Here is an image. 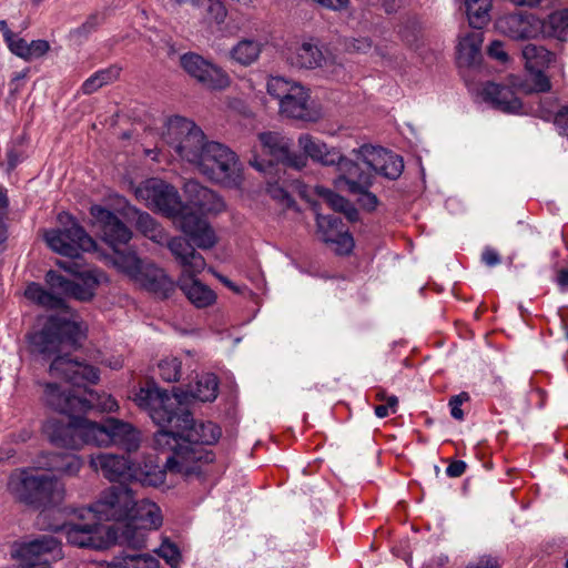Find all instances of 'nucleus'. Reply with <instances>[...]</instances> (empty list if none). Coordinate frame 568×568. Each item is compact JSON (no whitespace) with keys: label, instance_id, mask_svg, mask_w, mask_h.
<instances>
[{"label":"nucleus","instance_id":"nucleus-1","mask_svg":"<svg viewBox=\"0 0 568 568\" xmlns=\"http://www.w3.org/2000/svg\"><path fill=\"white\" fill-rule=\"evenodd\" d=\"M133 400L160 427L154 435V447L172 452L166 458L170 470L191 475L200 471L197 463L204 457L206 462L212 460L199 446L215 444L222 435L221 428L212 422H194L184 405L186 394H169L149 384L134 394Z\"/></svg>","mask_w":568,"mask_h":568},{"label":"nucleus","instance_id":"nucleus-2","mask_svg":"<svg viewBox=\"0 0 568 568\" xmlns=\"http://www.w3.org/2000/svg\"><path fill=\"white\" fill-rule=\"evenodd\" d=\"M90 214L92 226L111 247L115 248L131 240L130 229L113 212L101 205H92ZM112 264L119 272L162 298L169 297L175 291L174 282L163 270L141 260L133 251L114 250Z\"/></svg>","mask_w":568,"mask_h":568},{"label":"nucleus","instance_id":"nucleus-3","mask_svg":"<svg viewBox=\"0 0 568 568\" xmlns=\"http://www.w3.org/2000/svg\"><path fill=\"white\" fill-rule=\"evenodd\" d=\"M135 196L148 207L172 217L181 231L200 248H211L216 236L205 220L184 206L178 191L159 179H149L135 189Z\"/></svg>","mask_w":568,"mask_h":568},{"label":"nucleus","instance_id":"nucleus-4","mask_svg":"<svg viewBox=\"0 0 568 568\" xmlns=\"http://www.w3.org/2000/svg\"><path fill=\"white\" fill-rule=\"evenodd\" d=\"M57 265L75 276L77 281H69L55 271H49L45 275L47 283L58 294L45 291L37 283H31L24 292L28 300L47 308L64 310L65 301L61 295L83 302L89 301L93 297L95 288L106 278L105 274L97 267L82 265L78 260L58 261Z\"/></svg>","mask_w":568,"mask_h":568},{"label":"nucleus","instance_id":"nucleus-5","mask_svg":"<svg viewBox=\"0 0 568 568\" xmlns=\"http://www.w3.org/2000/svg\"><path fill=\"white\" fill-rule=\"evenodd\" d=\"M182 267L179 286L197 308L207 307L216 300V294L205 284L195 280L206 266L204 257L183 237H174L168 244Z\"/></svg>","mask_w":568,"mask_h":568},{"label":"nucleus","instance_id":"nucleus-6","mask_svg":"<svg viewBox=\"0 0 568 568\" xmlns=\"http://www.w3.org/2000/svg\"><path fill=\"white\" fill-rule=\"evenodd\" d=\"M266 92L278 102L281 115L306 122L318 121L323 113L311 98V91L301 82L281 75H271L266 81Z\"/></svg>","mask_w":568,"mask_h":568},{"label":"nucleus","instance_id":"nucleus-7","mask_svg":"<svg viewBox=\"0 0 568 568\" xmlns=\"http://www.w3.org/2000/svg\"><path fill=\"white\" fill-rule=\"evenodd\" d=\"M87 327L74 314L50 316L43 328L31 333L28 341L32 353L51 356L64 345L75 346L85 337Z\"/></svg>","mask_w":568,"mask_h":568},{"label":"nucleus","instance_id":"nucleus-8","mask_svg":"<svg viewBox=\"0 0 568 568\" xmlns=\"http://www.w3.org/2000/svg\"><path fill=\"white\" fill-rule=\"evenodd\" d=\"M9 489L20 501L37 507L57 504L64 495V487L57 477L34 468L14 471L10 476Z\"/></svg>","mask_w":568,"mask_h":568},{"label":"nucleus","instance_id":"nucleus-9","mask_svg":"<svg viewBox=\"0 0 568 568\" xmlns=\"http://www.w3.org/2000/svg\"><path fill=\"white\" fill-rule=\"evenodd\" d=\"M162 139L182 160L194 166L211 142L192 120L179 115L168 119L162 131Z\"/></svg>","mask_w":568,"mask_h":568},{"label":"nucleus","instance_id":"nucleus-10","mask_svg":"<svg viewBox=\"0 0 568 568\" xmlns=\"http://www.w3.org/2000/svg\"><path fill=\"white\" fill-rule=\"evenodd\" d=\"M496 27L501 33L515 40L552 36L557 30L568 28V11L555 12L547 20L531 13L506 14L497 20Z\"/></svg>","mask_w":568,"mask_h":568},{"label":"nucleus","instance_id":"nucleus-11","mask_svg":"<svg viewBox=\"0 0 568 568\" xmlns=\"http://www.w3.org/2000/svg\"><path fill=\"white\" fill-rule=\"evenodd\" d=\"M197 170L211 181L229 187L241 185L242 168L236 154L215 141H211L195 165Z\"/></svg>","mask_w":568,"mask_h":568},{"label":"nucleus","instance_id":"nucleus-12","mask_svg":"<svg viewBox=\"0 0 568 568\" xmlns=\"http://www.w3.org/2000/svg\"><path fill=\"white\" fill-rule=\"evenodd\" d=\"M258 142L261 154H257V146H255V154L250 163L261 172L271 173L275 164H283L294 169H302L306 164L305 156L291 152L290 140L281 133H260Z\"/></svg>","mask_w":568,"mask_h":568},{"label":"nucleus","instance_id":"nucleus-13","mask_svg":"<svg viewBox=\"0 0 568 568\" xmlns=\"http://www.w3.org/2000/svg\"><path fill=\"white\" fill-rule=\"evenodd\" d=\"M162 520L161 509L156 504L134 498L125 525L120 528L121 542L132 549L145 547L149 531L160 528Z\"/></svg>","mask_w":568,"mask_h":568},{"label":"nucleus","instance_id":"nucleus-14","mask_svg":"<svg viewBox=\"0 0 568 568\" xmlns=\"http://www.w3.org/2000/svg\"><path fill=\"white\" fill-rule=\"evenodd\" d=\"M58 221L64 229H51L43 234L52 251L63 256L78 257L79 251L89 252L95 248L94 240L68 213H60Z\"/></svg>","mask_w":568,"mask_h":568},{"label":"nucleus","instance_id":"nucleus-15","mask_svg":"<svg viewBox=\"0 0 568 568\" xmlns=\"http://www.w3.org/2000/svg\"><path fill=\"white\" fill-rule=\"evenodd\" d=\"M134 504V495L131 488L126 486H112L104 490L99 499L89 508L80 510V518H94L98 521L113 520L125 525L130 515V509Z\"/></svg>","mask_w":568,"mask_h":568},{"label":"nucleus","instance_id":"nucleus-16","mask_svg":"<svg viewBox=\"0 0 568 568\" xmlns=\"http://www.w3.org/2000/svg\"><path fill=\"white\" fill-rule=\"evenodd\" d=\"M521 53L526 69L530 72V80L523 82L517 77H511L510 85L525 93L549 91L551 88L550 81L541 70L556 61L555 53L534 43L526 44Z\"/></svg>","mask_w":568,"mask_h":568},{"label":"nucleus","instance_id":"nucleus-17","mask_svg":"<svg viewBox=\"0 0 568 568\" xmlns=\"http://www.w3.org/2000/svg\"><path fill=\"white\" fill-rule=\"evenodd\" d=\"M353 161L357 162L365 172L381 174L387 179H397L404 169L403 159L383 148L362 145L353 150Z\"/></svg>","mask_w":568,"mask_h":568},{"label":"nucleus","instance_id":"nucleus-18","mask_svg":"<svg viewBox=\"0 0 568 568\" xmlns=\"http://www.w3.org/2000/svg\"><path fill=\"white\" fill-rule=\"evenodd\" d=\"M338 191L362 195L361 205L367 210H374L377 197L368 190L372 186V175L365 172L357 162L344 160L341 162L339 174L334 180Z\"/></svg>","mask_w":568,"mask_h":568},{"label":"nucleus","instance_id":"nucleus-19","mask_svg":"<svg viewBox=\"0 0 568 568\" xmlns=\"http://www.w3.org/2000/svg\"><path fill=\"white\" fill-rule=\"evenodd\" d=\"M12 556L21 568H49L51 561L62 558L61 544L53 536H42L19 545Z\"/></svg>","mask_w":568,"mask_h":568},{"label":"nucleus","instance_id":"nucleus-20","mask_svg":"<svg viewBox=\"0 0 568 568\" xmlns=\"http://www.w3.org/2000/svg\"><path fill=\"white\" fill-rule=\"evenodd\" d=\"M284 57L287 64L298 70L329 68L335 63L334 57L314 39L292 43Z\"/></svg>","mask_w":568,"mask_h":568},{"label":"nucleus","instance_id":"nucleus-21","mask_svg":"<svg viewBox=\"0 0 568 568\" xmlns=\"http://www.w3.org/2000/svg\"><path fill=\"white\" fill-rule=\"evenodd\" d=\"M182 69L206 88L222 90L229 87V75L200 54L189 52L180 58Z\"/></svg>","mask_w":568,"mask_h":568},{"label":"nucleus","instance_id":"nucleus-22","mask_svg":"<svg viewBox=\"0 0 568 568\" xmlns=\"http://www.w3.org/2000/svg\"><path fill=\"white\" fill-rule=\"evenodd\" d=\"M80 417L73 414H62L49 418L43 425V433L58 447L80 449Z\"/></svg>","mask_w":568,"mask_h":568},{"label":"nucleus","instance_id":"nucleus-23","mask_svg":"<svg viewBox=\"0 0 568 568\" xmlns=\"http://www.w3.org/2000/svg\"><path fill=\"white\" fill-rule=\"evenodd\" d=\"M79 519L81 521L70 523L63 527L68 542L80 548H104L108 544L104 527L94 518Z\"/></svg>","mask_w":568,"mask_h":568},{"label":"nucleus","instance_id":"nucleus-24","mask_svg":"<svg viewBox=\"0 0 568 568\" xmlns=\"http://www.w3.org/2000/svg\"><path fill=\"white\" fill-rule=\"evenodd\" d=\"M49 373L52 377L62 378L73 385L82 383H97L99 371L88 364L74 361L67 355H58L52 361Z\"/></svg>","mask_w":568,"mask_h":568},{"label":"nucleus","instance_id":"nucleus-25","mask_svg":"<svg viewBox=\"0 0 568 568\" xmlns=\"http://www.w3.org/2000/svg\"><path fill=\"white\" fill-rule=\"evenodd\" d=\"M90 467L100 471L110 481L131 480L133 464L124 456L99 453L91 455Z\"/></svg>","mask_w":568,"mask_h":568},{"label":"nucleus","instance_id":"nucleus-26","mask_svg":"<svg viewBox=\"0 0 568 568\" xmlns=\"http://www.w3.org/2000/svg\"><path fill=\"white\" fill-rule=\"evenodd\" d=\"M185 192L189 194V205L191 212L199 216L194 212V209L201 214L204 213H219L224 209L223 200L212 190L200 185L195 181H189L185 184ZM200 217L204 220L201 215Z\"/></svg>","mask_w":568,"mask_h":568},{"label":"nucleus","instance_id":"nucleus-27","mask_svg":"<svg viewBox=\"0 0 568 568\" xmlns=\"http://www.w3.org/2000/svg\"><path fill=\"white\" fill-rule=\"evenodd\" d=\"M43 400L51 409L62 414L80 413L81 396L72 394L57 383H43Z\"/></svg>","mask_w":568,"mask_h":568},{"label":"nucleus","instance_id":"nucleus-28","mask_svg":"<svg viewBox=\"0 0 568 568\" xmlns=\"http://www.w3.org/2000/svg\"><path fill=\"white\" fill-rule=\"evenodd\" d=\"M83 467V459L71 453H45L39 456L37 468L58 473L63 476H77Z\"/></svg>","mask_w":568,"mask_h":568},{"label":"nucleus","instance_id":"nucleus-29","mask_svg":"<svg viewBox=\"0 0 568 568\" xmlns=\"http://www.w3.org/2000/svg\"><path fill=\"white\" fill-rule=\"evenodd\" d=\"M480 95L484 101L505 113H518L523 108L515 91L507 85L486 83L480 90Z\"/></svg>","mask_w":568,"mask_h":568},{"label":"nucleus","instance_id":"nucleus-30","mask_svg":"<svg viewBox=\"0 0 568 568\" xmlns=\"http://www.w3.org/2000/svg\"><path fill=\"white\" fill-rule=\"evenodd\" d=\"M298 146L314 161L324 165L336 164L338 171L342 161L351 160L349 158L342 156L335 149H328L324 142L307 133L300 135Z\"/></svg>","mask_w":568,"mask_h":568},{"label":"nucleus","instance_id":"nucleus-31","mask_svg":"<svg viewBox=\"0 0 568 568\" xmlns=\"http://www.w3.org/2000/svg\"><path fill=\"white\" fill-rule=\"evenodd\" d=\"M110 445H116L126 452H135L140 447V434L129 423L109 418Z\"/></svg>","mask_w":568,"mask_h":568},{"label":"nucleus","instance_id":"nucleus-32","mask_svg":"<svg viewBox=\"0 0 568 568\" xmlns=\"http://www.w3.org/2000/svg\"><path fill=\"white\" fill-rule=\"evenodd\" d=\"M476 29L460 37L457 45V62L460 67H473L480 61L483 33Z\"/></svg>","mask_w":568,"mask_h":568},{"label":"nucleus","instance_id":"nucleus-33","mask_svg":"<svg viewBox=\"0 0 568 568\" xmlns=\"http://www.w3.org/2000/svg\"><path fill=\"white\" fill-rule=\"evenodd\" d=\"M81 447L85 444L95 446H110L109 418L104 423H95L80 418Z\"/></svg>","mask_w":568,"mask_h":568},{"label":"nucleus","instance_id":"nucleus-34","mask_svg":"<svg viewBox=\"0 0 568 568\" xmlns=\"http://www.w3.org/2000/svg\"><path fill=\"white\" fill-rule=\"evenodd\" d=\"M166 470L176 473L175 470H170L166 467V464L164 467H161L152 457H150L143 462V466H136L133 464L131 480L139 481L146 486H159L164 483Z\"/></svg>","mask_w":568,"mask_h":568},{"label":"nucleus","instance_id":"nucleus-35","mask_svg":"<svg viewBox=\"0 0 568 568\" xmlns=\"http://www.w3.org/2000/svg\"><path fill=\"white\" fill-rule=\"evenodd\" d=\"M262 50L263 43L260 40L244 38L232 47L230 58L240 65L248 67L257 61Z\"/></svg>","mask_w":568,"mask_h":568},{"label":"nucleus","instance_id":"nucleus-36","mask_svg":"<svg viewBox=\"0 0 568 568\" xmlns=\"http://www.w3.org/2000/svg\"><path fill=\"white\" fill-rule=\"evenodd\" d=\"M316 194L335 212L343 213L349 222H354L358 219L357 210L343 196L336 194L334 191L324 187L316 186Z\"/></svg>","mask_w":568,"mask_h":568},{"label":"nucleus","instance_id":"nucleus-37","mask_svg":"<svg viewBox=\"0 0 568 568\" xmlns=\"http://www.w3.org/2000/svg\"><path fill=\"white\" fill-rule=\"evenodd\" d=\"M219 382L214 374L206 373L197 377L190 386V396L201 402H212L217 397Z\"/></svg>","mask_w":568,"mask_h":568},{"label":"nucleus","instance_id":"nucleus-38","mask_svg":"<svg viewBox=\"0 0 568 568\" xmlns=\"http://www.w3.org/2000/svg\"><path fill=\"white\" fill-rule=\"evenodd\" d=\"M466 12L469 26L474 29H481L489 20V11L491 9V0H465Z\"/></svg>","mask_w":568,"mask_h":568},{"label":"nucleus","instance_id":"nucleus-39","mask_svg":"<svg viewBox=\"0 0 568 568\" xmlns=\"http://www.w3.org/2000/svg\"><path fill=\"white\" fill-rule=\"evenodd\" d=\"M81 412L98 409L101 412H113L118 408L116 400L108 394H99L92 389L85 390V396H81Z\"/></svg>","mask_w":568,"mask_h":568},{"label":"nucleus","instance_id":"nucleus-40","mask_svg":"<svg viewBox=\"0 0 568 568\" xmlns=\"http://www.w3.org/2000/svg\"><path fill=\"white\" fill-rule=\"evenodd\" d=\"M110 568H159V560L149 554H125L114 558Z\"/></svg>","mask_w":568,"mask_h":568},{"label":"nucleus","instance_id":"nucleus-41","mask_svg":"<svg viewBox=\"0 0 568 568\" xmlns=\"http://www.w3.org/2000/svg\"><path fill=\"white\" fill-rule=\"evenodd\" d=\"M194 8L203 9L207 23L221 26L227 17V9L222 0H197Z\"/></svg>","mask_w":568,"mask_h":568},{"label":"nucleus","instance_id":"nucleus-42","mask_svg":"<svg viewBox=\"0 0 568 568\" xmlns=\"http://www.w3.org/2000/svg\"><path fill=\"white\" fill-rule=\"evenodd\" d=\"M136 229L148 239L155 243H162L165 240L163 229L148 213H141L136 220Z\"/></svg>","mask_w":568,"mask_h":568},{"label":"nucleus","instance_id":"nucleus-43","mask_svg":"<svg viewBox=\"0 0 568 568\" xmlns=\"http://www.w3.org/2000/svg\"><path fill=\"white\" fill-rule=\"evenodd\" d=\"M119 77L118 69H104L95 72L89 79H87L82 84V92L84 94H91L95 92L98 89L108 84L115 80Z\"/></svg>","mask_w":568,"mask_h":568},{"label":"nucleus","instance_id":"nucleus-44","mask_svg":"<svg viewBox=\"0 0 568 568\" xmlns=\"http://www.w3.org/2000/svg\"><path fill=\"white\" fill-rule=\"evenodd\" d=\"M160 377L168 383L178 382L181 377V362L179 358L168 356L158 364Z\"/></svg>","mask_w":568,"mask_h":568},{"label":"nucleus","instance_id":"nucleus-45","mask_svg":"<svg viewBox=\"0 0 568 568\" xmlns=\"http://www.w3.org/2000/svg\"><path fill=\"white\" fill-rule=\"evenodd\" d=\"M316 222L318 232L324 242L327 240L329 233H338L346 229L341 219L336 217L335 215L317 214Z\"/></svg>","mask_w":568,"mask_h":568},{"label":"nucleus","instance_id":"nucleus-46","mask_svg":"<svg viewBox=\"0 0 568 568\" xmlns=\"http://www.w3.org/2000/svg\"><path fill=\"white\" fill-rule=\"evenodd\" d=\"M325 242L335 245L336 253L341 255L348 254L354 247V240L347 229L329 233Z\"/></svg>","mask_w":568,"mask_h":568},{"label":"nucleus","instance_id":"nucleus-47","mask_svg":"<svg viewBox=\"0 0 568 568\" xmlns=\"http://www.w3.org/2000/svg\"><path fill=\"white\" fill-rule=\"evenodd\" d=\"M103 18L99 13H93L78 28L71 31L73 37L85 38L93 32L102 22Z\"/></svg>","mask_w":568,"mask_h":568},{"label":"nucleus","instance_id":"nucleus-48","mask_svg":"<svg viewBox=\"0 0 568 568\" xmlns=\"http://www.w3.org/2000/svg\"><path fill=\"white\" fill-rule=\"evenodd\" d=\"M158 554L171 567H173V568L178 567L180 559H181V554H180L179 548L174 544H172L170 541L162 542V545L158 549Z\"/></svg>","mask_w":568,"mask_h":568},{"label":"nucleus","instance_id":"nucleus-49","mask_svg":"<svg viewBox=\"0 0 568 568\" xmlns=\"http://www.w3.org/2000/svg\"><path fill=\"white\" fill-rule=\"evenodd\" d=\"M376 396L379 400H384V399L386 400L385 404H381L375 407V415L378 418H384L390 414L396 413V408H397V404H398V399L396 396L392 395V396L386 397L384 395V393H382V392H378Z\"/></svg>","mask_w":568,"mask_h":568},{"label":"nucleus","instance_id":"nucleus-50","mask_svg":"<svg viewBox=\"0 0 568 568\" xmlns=\"http://www.w3.org/2000/svg\"><path fill=\"white\" fill-rule=\"evenodd\" d=\"M50 50V44L47 40H33L28 44L26 61L43 57Z\"/></svg>","mask_w":568,"mask_h":568},{"label":"nucleus","instance_id":"nucleus-51","mask_svg":"<svg viewBox=\"0 0 568 568\" xmlns=\"http://www.w3.org/2000/svg\"><path fill=\"white\" fill-rule=\"evenodd\" d=\"M9 50L17 57L21 59H26L27 51H28V42L20 38L18 34H13L12 38L8 39L6 41Z\"/></svg>","mask_w":568,"mask_h":568},{"label":"nucleus","instance_id":"nucleus-52","mask_svg":"<svg viewBox=\"0 0 568 568\" xmlns=\"http://www.w3.org/2000/svg\"><path fill=\"white\" fill-rule=\"evenodd\" d=\"M284 182L280 184V181L267 182V193L275 200L282 202L283 204H290L291 197L287 191L284 189Z\"/></svg>","mask_w":568,"mask_h":568},{"label":"nucleus","instance_id":"nucleus-53","mask_svg":"<svg viewBox=\"0 0 568 568\" xmlns=\"http://www.w3.org/2000/svg\"><path fill=\"white\" fill-rule=\"evenodd\" d=\"M347 50L357 53H368L372 50V41L366 37L353 38L347 44Z\"/></svg>","mask_w":568,"mask_h":568},{"label":"nucleus","instance_id":"nucleus-54","mask_svg":"<svg viewBox=\"0 0 568 568\" xmlns=\"http://www.w3.org/2000/svg\"><path fill=\"white\" fill-rule=\"evenodd\" d=\"M468 394L462 393L456 396H453L449 399L450 415L453 418L457 420H462L464 418V412L462 410L460 406L463 405L464 402L468 400Z\"/></svg>","mask_w":568,"mask_h":568},{"label":"nucleus","instance_id":"nucleus-55","mask_svg":"<svg viewBox=\"0 0 568 568\" xmlns=\"http://www.w3.org/2000/svg\"><path fill=\"white\" fill-rule=\"evenodd\" d=\"M8 197L6 192L0 189V244L7 240V226L4 223L8 211Z\"/></svg>","mask_w":568,"mask_h":568},{"label":"nucleus","instance_id":"nucleus-56","mask_svg":"<svg viewBox=\"0 0 568 568\" xmlns=\"http://www.w3.org/2000/svg\"><path fill=\"white\" fill-rule=\"evenodd\" d=\"M555 125L561 135L568 138V106H562L557 111Z\"/></svg>","mask_w":568,"mask_h":568},{"label":"nucleus","instance_id":"nucleus-57","mask_svg":"<svg viewBox=\"0 0 568 568\" xmlns=\"http://www.w3.org/2000/svg\"><path fill=\"white\" fill-rule=\"evenodd\" d=\"M313 2L323 9L335 12L346 10L349 4V0H313Z\"/></svg>","mask_w":568,"mask_h":568},{"label":"nucleus","instance_id":"nucleus-58","mask_svg":"<svg viewBox=\"0 0 568 568\" xmlns=\"http://www.w3.org/2000/svg\"><path fill=\"white\" fill-rule=\"evenodd\" d=\"M537 113L541 119L546 121H549L551 119L555 120L557 113L555 102L551 100L540 102Z\"/></svg>","mask_w":568,"mask_h":568},{"label":"nucleus","instance_id":"nucleus-59","mask_svg":"<svg viewBox=\"0 0 568 568\" xmlns=\"http://www.w3.org/2000/svg\"><path fill=\"white\" fill-rule=\"evenodd\" d=\"M488 54L500 62H506L508 60V54L504 50V44L500 41H493L490 43Z\"/></svg>","mask_w":568,"mask_h":568},{"label":"nucleus","instance_id":"nucleus-60","mask_svg":"<svg viewBox=\"0 0 568 568\" xmlns=\"http://www.w3.org/2000/svg\"><path fill=\"white\" fill-rule=\"evenodd\" d=\"M465 470H466L465 462L454 460L447 466L446 474L448 477L456 478V477L462 476L465 473Z\"/></svg>","mask_w":568,"mask_h":568},{"label":"nucleus","instance_id":"nucleus-61","mask_svg":"<svg viewBox=\"0 0 568 568\" xmlns=\"http://www.w3.org/2000/svg\"><path fill=\"white\" fill-rule=\"evenodd\" d=\"M27 73H28V70H24V71H21V72H17L10 83H9V87H10V94L13 97L16 95L17 93L20 92V89H21V82L27 78Z\"/></svg>","mask_w":568,"mask_h":568},{"label":"nucleus","instance_id":"nucleus-62","mask_svg":"<svg viewBox=\"0 0 568 568\" xmlns=\"http://www.w3.org/2000/svg\"><path fill=\"white\" fill-rule=\"evenodd\" d=\"M481 260L488 266H495L500 263L499 254L497 253V251L490 247L484 250L481 254Z\"/></svg>","mask_w":568,"mask_h":568},{"label":"nucleus","instance_id":"nucleus-63","mask_svg":"<svg viewBox=\"0 0 568 568\" xmlns=\"http://www.w3.org/2000/svg\"><path fill=\"white\" fill-rule=\"evenodd\" d=\"M467 568H498V562L495 558H483L477 564L467 566Z\"/></svg>","mask_w":568,"mask_h":568},{"label":"nucleus","instance_id":"nucleus-64","mask_svg":"<svg viewBox=\"0 0 568 568\" xmlns=\"http://www.w3.org/2000/svg\"><path fill=\"white\" fill-rule=\"evenodd\" d=\"M102 363L112 369H119L123 365V359L120 356H116V357L103 359Z\"/></svg>","mask_w":568,"mask_h":568}]
</instances>
